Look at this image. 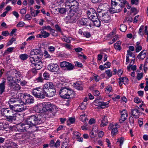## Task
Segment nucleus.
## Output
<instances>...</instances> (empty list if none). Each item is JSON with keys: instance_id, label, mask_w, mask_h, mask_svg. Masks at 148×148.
Masks as SVG:
<instances>
[{"instance_id": "nucleus-20", "label": "nucleus", "mask_w": 148, "mask_h": 148, "mask_svg": "<svg viewBox=\"0 0 148 148\" xmlns=\"http://www.w3.org/2000/svg\"><path fill=\"white\" fill-rule=\"evenodd\" d=\"M39 93L38 94V98L39 99H44L45 97V96H47V94L44 92V89L42 88L39 87Z\"/></svg>"}, {"instance_id": "nucleus-5", "label": "nucleus", "mask_w": 148, "mask_h": 148, "mask_svg": "<svg viewBox=\"0 0 148 148\" xmlns=\"http://www.w3.org/2000/svg\"><path fill=\"white\" fill-rule=\"evenodd\" d=\"M7 75V80L8 82L9 85L10 84H12L14 83H19L18 78L19 79V76L18 73H16L14 76V73L9 74H8Z\"/></svg>"}, {"instance_id": "nucleus-36", "label": "nucleus", "mask_w": 148, "mask_h": 148, "mask_svg": "<svg viewBox=\"0 0 148 148\" xmlns=\"http://www.w3.org/2000/svg\"><path fill=\"white\" fill-rule=\"evenodd\" d=\"M16 100H15L13 98L11 99L8 101V103L9 104L10 107L11 108V106H14V104H15V101Z\"/></svg>"}, {"instance_id": "nucleus-63", "label": "nucleus", "mask_w": 148, "mask_h": 148, "mask_svg": "<svg viewBox=\"0 0 148 148\" xmlns=\"http://www.w3.org/2000/svg\"><path fill=\"white\" fill-rule=\"evenodd\" d=\"M134 102L137 103H139L141 102L140 99L138 97H136L135 98H134Z\"/></svg>"}, {"instance_id": "nucleus-60", "label": "nucleus", "mask_w": 148, "mask_h": 148, "mask_svg": "<svg viewBox=\"0 0 148 148\" xmlns=\"http://www.w3.org/2000/svg\"><path fill=\"white\" fill-rule=\"evenodd\" d=\"M55 27L56 29V31L57 32H61V30L60 27L58 25H55Z\"/></svg>"}, {"instance_id": "nucleus-15", "label": "nucleus", "mask_w": 148, "mask_h": 148, "mask_svg": "<svg viewBox=\"0 0 148 148\" xmlns=\"http://www.w3.org/2000/svg\"><path fill=\"white\" fill-rule=\"evenodd\" d=\"M94 103L96 106H100L102 108H104L107 105L106 103L100 101L99 99H96L94 101Z\"/></svg>"}, {"instance_id": "nucleus-11", "label": "nucleus", "mask_w": 148, "mask_h": 148, "mask_svg": "<svg viewBox=\"0 0 148 148\" xmlns=\"http://www.w3.org/2000/svg\"><path fill=\"white\" fill-rule=\"evenodd\" d=\"M79 23L81 25L91 27V20L89 18H84L82 19L79 21Z\"/></svg>"}, {"instance_id": "nucleus-40", "label": "nucleus", "mask_w": 148, "mask_h": 148, "mask_svg": "<svg viewBox=\"0 0 148 148\" xmlns=\"http://www.w3.org/2000/svg\"><path fill=\"white\" fill-rule=\"evenodd\" d=\"M62 40L64 41L67 43H70L71 42V40L72 38L71 37H69L67 38L66 37H64L62 38Z\"/></svg>"}, {"instance_id": "nucleus-25", "label": "nucleus", "mask_w": 148, "mask_h": 148, "mask_svg": "<svg viewBox=\"0 0 148 148\" xmlns=\"http://www.w3.org/2000/svg\"><path fill=\"white\" fill-rule=\"evenodd\" d=\"M15 113H14L13 115H10L6 116V120L9 122H12L16 120V116L15 115Z\"/></svg>"}, {"instance_id": "nucleus-39", "label": "nucleus", "mask_w": 148, "mask_h": 148, "mask_svg": "<svg viewBox=\"0 0 148 148\" xmlns=\"http://www.w3.org/2000/svg\"><path fill=\"white\" fill-rule=\"evenodd\" d=\"M87 103L86 102H84L81 103L79 107L81 109L83 110L85 109L86 105H87Z\"/></svg>"}, {"instance_id": "nucleus-28", "label": "nucleus", "mask_w": 148, "mask_h": 148, "mask_svg": "<svg viewBox=\"0 0 148 148\" xmlns=\"http://www.w3.org/2000/svg\"><path fill=\"white\" fill-rule=\"evenodd\" d=\"M66 69L67 70L71 71L72 70L74 67L73 65L71 63L67 62V63L66 64V65L65 67Z\"/></svg>"}, {"instance_id": "nucleus-32", "label": "nucleus", "mask_w": 148, "mask_h": 148, "mask_svg": "<svg viewBox=\"0 0 148 148\" xmlns=\"http://www.w3.org/2000/svg\"><path fill=\"white\" fill-rule=\"evenodd\" d=\"M127 55L129 56H130L131 57L132 56L133 58H134V59H132L131 60V61L130 62V64L132 62V61H133V62H134V61L135 59V55H134L133 56V53L131 51H130V50H128L127 51Z\"/></svg>"}, {"instance_id": "nucleus-26", "label": "nucleus", "mask_w": 148, "mask_h": 148, "mask_svg": "<svg viewBox=\"0 0 148 148\" xmlns=\"http://www.w3.org/2000/svg\"><path fill=\"white\" fill-rule=\"evenodd\" d=\"M108 123V120L106 117L104 116L101 121V123L100 126L101 127L106 126Z\"/></svg>"}, {"instance_id": "nucleus-43", "label": "nucleus", "mask_w": 148, "mask_h": 148, "mask_svg": "<svg viewBox=\"0 0 148 148\" xmlns=\"http://www.w3.org/2000/svg\"><path fill=\"white\" fill-rule=\"evenodd\" d=\"M35 53V56L33 57L36 58V56L41 54L40 51L38 49H33Z\"/></svg>"}, {"instance_id": "nucleus-24", "label": "nucleus", "mask_w": 148, "mask_h": 148, "mask_svg": "<svg viewBox=\"0 0 148 148\" xmlns=\"http://www.w3.org/2000/svg\"><path fill=\"white\" fill-rule=\"evenodd\" d=\"M39 87L36 88H34L32 92L33 95L36 98H38V94L39 93Z\"/></svg>"}, {"instance_id": "nucleus-8", "label": "nucleus", "mask_w": 148, "mask_h": 148, "mask_svg": "<svg viewBox=\"0 0 148 148\" xmlns=\"http://www.w3.org/2000/svg\"><path fill=\"white\" fill-rule=\"evenodd\" d=\"M11 106V108L13 110L14 112H21L26 109V104L24 103H22L19 106L12 105Z\"/></svg>"}, {"instance_id": "nucleus-35", "label": "nucleus", "mask_w": 148, "mask_h": 148, "mask_svg": "<svg viewBox=\"0 0 148 148\" xmlns=\"http://www.w3.org/2000/svg\"><path fill=\"white\" fill-rule=\"evenodd\" d=\"M90 17H91V21H93V20H96L98 19L96 13L95 12V13H92V14L91 15Z\"/></svg>"}, {"instance_id": "nucleus-1", "label": "nucleus", "mask_w": 148, "mask_h": 148, "mask_svg": "<svg viewBox=\"0 0 148 148\" xmlns=\"http://www.w3.org/2000/svg\"><path fill=\"white\" fill-rule=\"evenodd\" d=\"M127 1L125 0H111V6L110 12L111 13L119 12L125 7V5Z\"/></svg>"}, {"instance_id": "nucleus-59", "label": "nucleus", "mask_w": 148, "mask_h": 148, "mask_svg": "<svg viewBox=\"0 0 148 148\" xmlns=\"http://www.w3.org/2000/svg\"><path fill=\"white\" fill-rule=\"evenodd\" d=\"M144 27V26L143 25H141L139 29V32H138L139 34L142 36L143 35V34H141V32L143 30Z\"/></svg>"}, {"instance_id": "nucleus-62", "label": "nucleus", "mask_w": 148, "mask_h": 148, "mask_svg": "<svg viewBox=\"0 0 148 148\" xmlns=\"http://www.w3.org/2000/svg\"><path fill=\"white\" fill-rule=\"evenodd\" d=\"M44 54L45 55L44 56L46 58H51V56H50V55H49V54L48 53V52L46 51H45L44 52Z\"/></svg>"}, {"instance_id": "nucleus-19", "label": "nucleus", "mask_w": 148, "mask_h": 148, "mask_svg": "<svg viewBox=\"0 0 148 148\" xmlns=\"http://www.w3.org/2000/svg\"><path fill=\"white\" fill-rule=\"evenodd\" d=\"M69 90L68 88L66 87H62L60 90L59 93L60 97L62 98H63V97H65V94L66 93V92Z\"/></svg>"}, {"instance_id": "nucleus-10", "label": "nucleus", "mask_w": 148, "mask_h": 148, "mask_svg": "<svg viewBox=\"0 0 148 148\" xmlns=\"http://www.w3.org/2000/svg\"><path fill=\"white\" fill-rule=\"evenodd\" d=\"M30 127L27 124L22 123L16 126V128L17 130L19 132H25L26 131V130L28 129Z\"/></svg>"}, {"instance_id": "nucleus-30", "label": "nucleus", "mask_w": 148, "mask_h": 148, "mask_svg": "<svg viewBox=\"0 0 148 148\" xmlns=\"http://www.w3.org/2000/svg\"><path fill=\"white\" fill-rule=\"evenodd\" d=\"M119 80L121 81L124 84H127L129 81L128 79L126 77H121L119 78Z\"/></svg>"}, {"instance_id": "nucleus-50", "label": "nucleus", "mask_w": 148, "mask_h": 148, "mask_svg": "<svg viewBox=\"0 0 148 148\" xmlns=\"http://www.w3.org/2000/svg\"><path fill=\"white\" fill-rule=\"evenodd\" d=\"M117 128V127H116L115 126H114V124H110L108 127V129L110 130H112V129H114L115 128Z\"/></svg>"}, {"instance_id": "nucleus-14", "label": "nucleus", "mask_w": 148, "mask_h": 148, "mask_svg": "<svg viewBox=\"0 0 148 148\" xmlns=\"http://www.w3.org/2000/svg\"><path fill=\"white\" fill-rule=\"evenodd\" d=\"M14 110L10 108H6L4 109L3 111V114L4 116H7L13 115Z\"/></svg>"}, {"instance_id": "nucleus-4", "label": "nucleus", "mask_w": 148, "mask_h": 148, "mask_svg": "<svg viewBox=\"0 0 148 148\" xmlns=\"http://www.w3.org/2000/svg\"><path fill=\"white\" fill-rule=\"evenodd\" d=\"M82 12L81 10L74 11H70L69 14V20L70 23H73L79 18L82 14Z\"/></svg>"}, {"instance_id": "nucleus-53", "label": "nucleus", "mask_w": 148, "mask_h": 148, "mask_svg": "<svg viewBox=\"0 0 148 148\" xmlns=\"http://www.w3.org/2000/svg\"><path fill=\"white\" fill-rule=\"evenodd\" d=\"M25 23L23 22H19L16 25V26L18 27H22L25 25Z\"/></svg>"}, {"instance_id": "nucleus-44", "label": "nucleus", "mask_w": 148, "mask_h": 148, "mask_svg": "<svg viewBox=\"0 0 148 148\" xmlns=\"http://www.w3.org/2000/svg\"><path fill=\"white\" fill-rule=\"evenodd\" d=\"M124 140V138L123 137H121L120 138H119L118 139L117 142H118L120 143L119 145L120 147H121L122 146Z\"/></svg>"}, {"instance_id": "nucleus-52", "label": "nucleus", "mask_w": 148, "mask_h": 148, "mask_svg": "<svg viewBox=\"0 0 148 148\" xmlns=\"http://www.w3.org/2000/svg\"><path fill=\"white\" fill-rule=\"evenodd\" d=\"M129 120L130 123L132 125L134 124V120L133 117L132 116H130L129 118Z\"/></svg>"}, {"instance_id": "nucleus-56", "label": "nucleus", "mask_w": 148, "mask_h": 148, "mask_svg": "<svg viewBox=\"0 0 148 148\" xmlns=\"http://www.w3.org/2000/svg\"><path fill=\"white\" fill-rule=\"evenodd\" d=\"M60 13L62 14L65 13L66 12V9L64 8H61L59 10Z\"/></svg>"}, {"instance_id": "nucleus-16", "label": "nucleus", "mask_w": 148, "mask_h": 148, "mask_svg": "<svg viewBox=\"0 0 148 148\" xmlns=\"http://www.w3.org/2000/svg\"><path fill=\"white\" fill-rule=\"evenodd\" d=\"M65 94V97H63V98L64 99L71 98H73L74 95V92L71 90L70 89L66 92Z\"/></svg>"}, {"instance_id": "nucleus-61", "label": "nucleus", "mask_w": 148, "mask_h": 148, "mask_svg": "<svg viewBox=\"0 0 148 148\" xmlns=\"http://www.w3.org/2000/svg\"><path fill=\"white\" fill-rule=\"evenodd\" d=\"M114 47L115 48L118 50H120L121 49V47L120 45H117V44H114Z\"/></svg>"}, {"instance_id": "nucleus-27", "label": "nucleus", "mask_w": 148, "mask_h": 148, "mask_svg": "<svg viewBox=\"0 0 148 148\" xmlns=\"http://www.w3.org/2000/svg\"><path fill=\"white\" fill-rule=\"evenodd\" d=\"M5 81H4L0 84V94L1 95L4 91L5 88Z\"/></svg>"}, {"instance_id": "nucleus-21", "label": "nucleus", "mask_w": 148, "mask_h": 148, "mask_svg": "<svg viewBox=\"0 0 148 148\" xmlns=\"http://www.w3.org/2000/svg\"><path fill=\"white\" fill-rule=\"evenodd\" d=\"M110 19V16L107 14H104L101 18V20L103 22H109Z\"/></svg>"}, {"instance_id": "nucleus-31", "label": "nucleus", "mask_w": 148, "mask_h": 148, "mask_svg": "<svg viewBox=\"0 0 148 148\" xmlns=\"http://www.w3.org/2000/svg\"><path fill=\"white\" fill-rule=\"evenodd\" d=\"M93 22L94 25L97 27H99L101 25V21L98 19L93 20L92 21Z\"/></svg>"}, {"instance_id": "nucleus-46", "label": "nucleus", "mask_w": 148, "mask_h": 148, "mask_svg": "<svg viewBox=\"0 0 148 148\" xmlns=\"http://www.w3.org/2000/svg\"><path fill=\"white\" fill-rule=\"evenodd\" d=\"M43 76L46 79H48L49 78L50 75L49 73L47 72H45L43 74Z\"/></svg>"}, {"instance_id": "nucleus-34", "label": "nucleus", "mask_w": 148, "mask_h": 148, "mask_svg": "<svg viewBox=\"0 0 148 148\" xmlns=\"http://www.w3.org/2000/svg\"><path fill=\"white\" fill-rule=\"evenodd\" d=\"M41 34H42V36H43L44 38L48 37L50 35L49 34L44 30H42L41 32Z\"/></svg>"}, {"instance_id": "nucleus-6", "label": "nucleus", "mask_w": 148, "mask_h": 148, "mask_svg": "<svg viewBox=\"0 0 148 148\" xmlns=\"http://www.w3.org/2000/svg\"><path fill=\"white\" fill-rule=\"evenodd\" d=\"M42 106L43 110L44 111L55 112L56 111V106L51 104L50 102H44L42 103Z\"/></svg>"}, {"instance_id": "nucleus-45", "label": "nucleus", "mask_w": 148, "mask_h": 148, "mask_svg": "<svg viewBox=\"0 0 148 148\" xmlns=\"http://www.w3.org/2000/svg\"><path fill=\"white\" fill-rule=\"evenodd\" d=\"M43 55V54L41 53L39 55L36 56V58H35V60H38V61H40Z\"/></svg>"}, {"instance_id": "nucleus-54", "label": "nucleus", "mask_w": 148, "mask_h": 148, "mask_svg": "<svg viewBox=\"0 0 148 148\" xmlns=\"http://www.w3.org/2000/svg\"><path fill=\"white\" fill-rule=\"evenodd\" d=\"M67 62L66 61H64L61 63L60 66L61 67H65L66 65Z\"/></svg>"}, {"instance_id": "nucleus-3", "label": "nucleus", "mask_w": 148, "mask_h": 148, "mask_svg": "<svg viewBox=\"0 0 148 148\" xmlns=\"http://www.w3.org/2000/svg\"><path fill=\"white\" fill-rule=\"evenodd\" d=\"M42 88L45 93H46L47 97H51L56 95V90L53 83L47 82L44 84Z\"/></svg>"}, {"instance_id": "nucleus-18", "label": "nucleus", "mask_w": 148, "mask_h": 148, "mask_svg": "<svg viewBox=\"0 0 148 148\" xmlns=\"http://www.w3.org/2000/svg\"><path fill=\"white\" fill-rule=\"evenodd\" d=\"M132 115L136 119L138 118L139 117L140 112L139 110L137 109L134 108L131 110Z\"/></svg>"}, {"instance_id": "nucleus-41", "label": "nucleus", "mask_w": 148, "mask_h": 148, "mask_svg": "<svg viewBox=\"0 0 148 148\" xmlns=\"http://www.w3.org/2000/svg\"><path fill=\"white\" fill-rule=\"evenodd\" d=\"M69 121H67V125H70L69 122L71 123L72 124L74 123L75 122V119L73 118H70L69 120Z\"/></svg>"}, {"instance_id": "nucleus-48", "label": "nucleus", "mask_w": 148, "mask_h": 148, "mask_svg": "<svg viewBox=\"0 0 148 148\" xmlns=\"http://www.w3.org/2000/svg\"><path fill=\"white\" fill-rule=\"evenodd\" d=\"M111 63L109 62H107L104 64V67L105 68H109L110 67Z\"/></svg>"}, {"instance_id": "nucleus-13", "label": "nucleus", "mask_w": 148, "mask_h": 148, "mask_svg": "<svg viewBox=\"0 0 148 148\" xmlns=\"http://www.w3.org/2000/svg\"><path fill=\"white\" fill-rule=\"evenodd\" d=\"M121 113V118L119 121L120 123H122L127 119L128 115L127 112L125 109L123 110Z\"/></svg>"}, {"instance_id": "nucleus-37", "label": "nucleus", "mask_w": 148, "mask_h": 148, "mask_svg": "<svg viewBox=\"0 0 148 148\" xmlns=\"http://www.w3.org/2000/svg\"><path fill=\"white\" fill-rule=\"evenodd\" d=\"M127 29V26L125 25L122 24L120 25V30L121 31L124 32Z\"/></svg>"}, {"instance_id": "nucleus-29", "label": "nucleus", "mask_w": 148, "mask_h": 148, "mask_svg": "<svg viewBox=\"0 0 148 148\" xmlns=\"http://www.w3.org/2000/svg\"><path fill=\"white\" fill-rule=\"evenodd\" d=\"M79 7V3H78L77 4L76 3V4L75 5L70 8L71 9L70 11H74L76 12L77 11L80 10L78 9Z\"/></svg>"}, {"instance_id": "nucleus-64", "label": "nucleus", "mask_w": 148, "mask_h": 148, "mask_svg": "<svg viewBox=\"0 0 148 148\" xmlns=\"http://www.w3.org/2000/svg\"><path fill=\"white\" fill-rule=\"evenodd\" d=\"M8 32L7 31H3L2 32L1 34L3 36H6L9 35Z\"/></svg>"}, {"instance_id": "nucleus-23", "label": "nucleus", "mask_w": 148, "mask_h": 148, "mask_svg": "<svg viewBox=\"0 0 148 148\" xmlns=\"http://www.w3.org/2000/svg\"><path fill=\"white\" fill-rule=\"evenodd\" d=\"M81 83L80 82H77L73 84L74 87L76 89L79 90H82L83 87L81 85Z\"/></svg>"}, {"instance_id": "nucleus-55", "label": "nucleus", "mask_w": 148, "mask_h": 148, "mask_svg": "<svg viewBox=\"0 0 148 148\" xmlns=\"http://www.w3.org/2000/svg\"><path fill=\"white\" fill-rule=\"evenodd\" d=\"M31 17L30 14H27L25 15V19L24 20H29L31 19Z\"/></svg>"}, {"instance_id": "nucleus-42", "label": "nucleus", "mask_w": 148, "mask_h": 148, "mask_svg": "<svg viewBox=\"0 0 148 148\" xmlns=\"http://www.w3.org/2000/svg\"><path fill=\"white\" fill-rule=\"evenodd\" d=\"M20 57L22 60H25L28 58V56L25 54H22L20 56Z\"/></svg>"}, {"instance_id": "nucleus-17", "label": "nucleus", "mask_w": 148, "mask_h": 148, "mask_svg": "<svg viewBox=\"0 0 148 148\" xmlns=\"http://www.w3.org/2000/svg\"><path fill=\"white\" fill-rule=\"evenodd\" d=\"M77 3L78 2L75 0H68L66 2L65 5L66 7H69L70 8Z\"/></svg>"}, {"instance_id": "nucleus-9", "label": "nucleus", "mask_w": 148, "mask_h": 148, "mask_svg": "<svg viewBox=\"0 0 148 148\" xmlns=\"http://www.w3.org/2000/svg\"><path fill=\"white\" fill-rule=\"evenodd\" d=\"M23 95V100L26 103L31 104L33 103L34 101V97L28 94H25Z\"/></svg>"}, {"instance_id": "nucleus-38", "label": "nucleus", "mask_w": 148, "mask_h": 148, "mask_svg": "<svg viewBox=\"0 0 148 148\" xmlns=\"http://www.w3.org/2000/svg\"><path fill=\"white\" fill-rule=\"evenodd\" d=\"M118 132L117 128H115L114 129H112L111 132V135L112 136H115L118 133Z\"/></svg>"}, {"instance_id": "nucleus-7", "label": "nucleus", "mask_w": 148, "mask_h": 148, "mask_svg": "<svg viewBox=\"0 0 148 148\" xmlns=\"http://www.w3.org/2000/svg\"><path fill=\"white\" fill-rule=\"evenodd\" d=\"M30 60L32 66L34 67L36 70H39L42 68L43 64L41 61H38L37 60H35L34 57H30Z\"/></svg>"}, {"instance_id": "nucleus-58", "label": "nucleus", "mask_w": 148, "mask_h": 148, "mask_svg": "<svg viewBox=\"0 0 148 148\" xmlns=\"http://www.w3.org/2000/svg\"><path fill=\"white\" fill-rule=\"evenodd\" d=\"M15 39L14 38H12L9 41V42L7 43V45H11L13 42L15 41Z\"/></svg>"}, {"instance_id": "nucleus-51", "label": "nucleus", "mask_w": 148, "mask_h": 148, "mask_svg": "<svg viewBox=\"0 0 148 148\" xmlns=\"http://www.w3.org/2000/svg\"><path fill=\"white\" fill-rule=\"evenodd\" d=\"M78 55L79 58H81V57L83 58L84 59H86V56L84 55L83 53H81L78 54Z\"/></svg>"}, {"instance_id": "nucleus-57", "label": "nucleus", "mask_w": 148, "mask_h": 148, "mask_svg": "<svg viewBox=\"0 0 148 148\" xmlns=\"http://www.w3.org/2000/svg\"><path fill=\"white\" fill-rule=\"evenodd\" d=\"M22 103H23L21 101L16 100L15 101V104H14V105H16V106H18L20 105V104H21Z\"/></svg>"}, {"instance_id": "nucleus-33", "label": "nucleus", "mask_w": 148, "mask_h": 148, "mask_svg": "<svg viewBox=\"0 0 148 148\" xmlns=\"http://www.w3.org/2000/svg\"><path fill=\"white\" fill-rule=\"evenodd\" d=\"M42 107L40 105H38L35 108L36 111L38 113H41L43 110Z\"/></svg>"}, {"instance_id": "nucleus-49", "label": "nucleus", "mask_w": 148, "mask_h": 148, "mask_svg": "<svg viewBox=\"0 0 148 148\" xmlns=\"http://www.w3.org/2000/svg\"><path fill=\"white\" fill-rule=\"evenodd\" d=\"M143 73H138L137 76V78L138 80H140L143 77Z\"/></svg>"}, {"instance_id": "nucleus-12", "label": "nucleus", "mask_w": 148, "mask_h": 148, "mask_svg": "<svg viewBox=\"0 0 148 148\" xmlns=\"http://www.w3.org/2000/svg\"><path fill=\"white\" fill-rule=\"evenodd\" d=\"M47 68L49 70L52 72H58L59 67L57 64H50L48 66Z\"/></svg>"}, {"instance_id": "nucleus-47", "label": "nucleus", "mask_w": 148, "mask_h": 148, "mask_svg": "<svg viewBox=\"0 0 148 148\" xmlns=\"http://www.w3.org/2000/svg\"><path fill=\"white\" fill-rule=\"evenodd\" d=\"M30 13L32 16L33 17H35L36 16V15L35 14V10L32 7H30Z\"/></svg>"}, {"instance_id": "nucleus-22", "label": "nucleus", "mask_w": 148, "mask_h": 148, "mask_svg": "<svg viewBox=\"0 0 148 148\" xmlns=\"http://www.w3.org/2000/svg\"><path fill=\"white\" fill-rule=\"evenodd\" d=\"M9 86L10 89L13 90H20L21 88L20 86L17 84H14L13 83L10 84Z\"/></svg>"}, {"instance_id": "nucleus-2", "label": "nucleus", "mask_w": 148, "mask_h": 148, "mask_svg": "<svg viewBox=\"0 0 148 148\" xmlns=\"http://www.w3.org/2000/svg\"><path fill=\"white\" fill-rule=\"evenodd\" d=\"M40 117L37 114L29 116L26 119V123L30 127L40 124L43 123V121L41 120Z\"/></svg>"}]
</instances>
